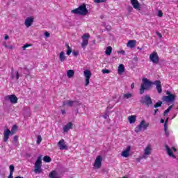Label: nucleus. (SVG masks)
<instances>
[{"label":"nucleus","mask_w":178,"mask_h":178,"mask_svg":"<svg viewBox=\"0 0 178 178\" xmlns=\"http://www.w3.org/2000/svg\"><path fill=\"white\" fill-rule=\"evenodd\" d=\"M143 83L140 86V94L143 95L144 94V90H148L149 88H151L152 86H154V83L152 81L148 80V79L145 78L143 79Z\"/></svg>","instance_id":"1"},{"label":"nucleus","mask_w":178,"mask_h":178,"mask_svg":"<svg viewBox=\"0 0 178 178\" xmlns=\"http://www.w3.org/2000/svg\"><path fill=\"white\" fill-rule=\"evenodd\" d=\"M72 13L74 15H79L81 16H86L87 13H88V10H87V7L85 4L80 6L79 8L72 10Z\"/></svg>","instance_id":"2"},{"label":"nucleus","mask_w":178,"mask_h":178,"mask_svg":"<svg viewBox=\"0 0 178 178\" xmlns=\"http://www.w3.org/2000/svg\"><path fill=\"white\" fill-rule=\"evenodd\" d=\"M140 102L143 105H146L147 108H149L152 105V99H151L149 95H145L141 97Z\"/></svg>","instance_id":"3"},{"label":"nucleus","mask_w":178,"mask_h":178,"mask_svg":"<svg viewBox=\"0 0 178 178\" xmlns=\"http://www.w3.org/2000/svg\"><path fill=\"white\" fill-rule=\"evenodd\" d=\"M42 165V161L41 159V156H40L39 157H38V159L35 163L34 172L38 173V175H40V173H42V169L41 168Z\"/></svg>","instance_id":"4"},{"label":"nucleus","mask_w":178,"mask_h":178,"mask_svg":"<svg viewBox=\"0 0 178 178\" xmlns=\"http://www.w3.org/2000/svg\"><path fill=\"white\" fill-rule=\"evenodd\" d=\"M149 127V123L145 122V120H142L139 125L136 128L135 132L136 133H140L141 130L143 129V131L147 130Z\"/></svg>","instance_id":"5"},{"label":"nucleus","mask_w":178,"mask_h":178,"mask_svg":"<svg viewBox=\"0 0 178 178\" xmlns=\"http://www.w3.org/2000/svg\"><path fill=\"white\" fill-rule=\"evenodd\" d=\"M83 41L81 44L83 49H86L87 45H88V40H90V33H85L81 37Z\"/></svg>","instance_id":"6"},{"label":"nucleus","mask_w":178,"mask_h":178,"mask_svg":"<svg viewBox=\"0 0 178 178\" xmlns=\"http://www.w3.org/2000/svg\"><path fill=\"white\" fill-rule=\"evenodd\" d=\"M149 59L151 62L155 65H158V63H159V56H158L157 52L154 51L149 56Z\"/></svg>","instance_id":"7"},{"label":"nucleus","mask_w":178,"mask_h":178,"mask_svg":"<svg viewBox=\"0 0 178 178\" xmlns=\"http://www.w3.org/2000/svg\"><path fill=\"white\" fill-rule=\"evenodd\" d=\"M83 74L85 76V86L86 87H87V86H88V84H90V79H91V71L88 70H86L83 72Z\"/></svg>","instance_id":"8"},{"label":"nucleus","mask_w":178,"mask_h":178,"mask_svg":"<svg viewBox=\"0 0 178 178\" xmlns=\"http://www.w3.org/2000/svg\"><path fill=\"white\" fill-rule=\"evenodd\" d=\"M79 105H81V103H79L78 101H70V100H67V101H64L63 102V106H77Z\"/></svg>","instance_id":"9"},{"label":"nucleus","mask_w":178,"mask_h":178,"mask_svg":"<svg viewBox=\"0 0 178 178\" xmlns=\"http://www.w3.org/2000/svg\"><path fill=\"white\" fill-rule=\"evenodd\" d=\"M7 101L9 100L11 104H17V97L15 95H7L5 97Z\"/></svg>","instance_id":"10"},{"label":"nucleus","mask_w":178,"mask_h":178,"mask_svg":"<svg viewBox=\"0 0 178 178\" xmlns=\"http://www.w3.org/2000/svg\"><path fill=\"white\" fill-rule=\"evenodd\" d=\"M102 165V156H97L94 163V166L97 169H99Z\"/></svg>","instance_id":"11"},{"label":"nucleus","mask_w":178,"mask_h":178,"mask_svg":"<svg viewBox=\"0 0 178 178\" xmlns=\"http://www.w3.org/2000/svg\"><path fill=\"white\" fill-rule=\"evenodd\" d=\"M163 99L165 102H174V101L176 99V95H170L168 96H163Z\"/></svg>","instance_id":"12"},{"label":"nucleus","mask_w":178,"mask_h":178,"mask_svg":"<svg viewBox=\"0 0 178 178\" xmlns=\"http://www.w3.org/2000/svg\"><path fill=\"white\" fill-rule=\"evenodd\" d=\"M131 3L134 9H136V10H141V7H140L138 0H131Z\"/></svg>","instance_id":"13"},{"label":"nucleus","mask_w":178,"mask_h":178,"mask_svg":"<svg viewBox=\"0 0 178 178\" xmlns=\"http://www.w3.org/2000/svg\"><path fill=\"white\" fill-rule=\"evenodd\" d=\"M58 145L61 151H63V149H67V146H66V144L65 143V140L61 139L58 143Z\"/></svg>","instance_id":"14"},{"label":"nucleus","mask_w":178,"mask_h":178,"mask_svg":"<svg viewBox=\"0 0 178 178\" xmlns=\"http://www.w3.org/2000/svg\"><path fill=\"white\" fill-rule=\"evenodd\" d=\"M10 134H11V136H13L12 132L8 129H7L4 131V133H3V136H4L3 141H4V143H6L8 141V140H9V136H10Z\"/></svg>","instance_id":"15"},{"label":"nucleus","mask_w":178,"mask_h":178,"mask_svg":"<svg viewBox=\"0 0 178 178\" xmlns=\"http://www.w3.org/2000/svg\"><path fill=\"white\" fill-rule=\"evenodd\" d=\"M154 84L156 86L159 94H161L162 92V85H161V81L156 80L154 82Z\"/></svg>","instance_id":"16"},{"label":"nucleus","mask_w":178,"mask_h":178,"mask_svg":"<svg viewBox=\"0 0 178 178\" xmlns=\"http://www.w3.org/2000/svg\"><path fill=\"white\" fill-rule=\"evenodd\" d=\"M72 129H73V123L68 122L63 127V130L64 133H67V131H69V130H72Z\"/></svg>","instance_id":"17"},{"label":"nucleus","mask_w":178,"mask_h":178,"mask_svg":"<svg viewBox=\"0 0 178 178\" xmlns=\"http://www.w3.org/2000/svg\"><path fill=\"white\" fill-rule=\"evenodd\" d=\"M131 148V147L130 146H128L127 149L122 152L121 154L122 156H124V158H129V156H130Z\"/></svg>","instance_id":"18"},{"label":"nucleus","mask_w":178,"mask_h":178,"mask_svg":"<svg viewBox=\"0 0 178 178\" xmlns=\"http://www.w3.org/2000/svg\"><path fill=\"white\" fill-rule=\"evenodd\" d=\"M34 22V18L33 17H27L26 19L25 20L24 24L26 27H30L31 24Z\"/></svg>","instance_id":"19"},{"label":"nucleus","mask_w":178,"mask_h":178,"mask_svg":"<svg viewBox=\"0 0 178 178\" xmlns=\"http://www.w3.org/2000/svg\"><path fill=\"white\" fill-rule=\"evenodd\" d=\"M165 149L167 152L168 155L170 156V158H176V156H175V154H173V152H172V149L169 147V146L165 145Z\"/></svg>","instance_id":"20"},{"label":"nucleus","mask_w":178,"mask_h":178,"mask_svg":"<svg viewBox=\"0 0 178 178\" xmlns=\"http://www.w3.org/2000/svg\"><path fill=\"white\" fill-rule=\"evenodd\" d=\"M149 154H151V147H149V146H147L145 149V153H144L143 158H144L145 159L147 158V155H149Z\"/></svg>","instance_id":"21"},{"label":"nucleus","mask_w":178,"mask_h":178,"mask_svg":"<svg viewBox=\"0 0 178 178\" xmlns=\"http://www.w3.org/2000/svg\"><path fill=\"white\" fill-rule=\"evenodd\" d=\"M118 74H122V73H124V65L123 64H120L118 67Z\"/></svg>","instance_id":"22"},{"label":"nucleus","mask_w":178,"mask_h":178,"mask_svg":"<svg viewBox=\"0 0 178 178\" xmlns=\"http://www.w3.org/2000/svg\"><path fill=\"white\" fill-rule=\"evenodd\" d=\"M127 45L129 48H134L136 47V40L128 41V43Z\"/></svg>","instance_id":"23"},{"label":"nucleus","mask_w":178,"mask_h":178,"mask_svg":"<svg viewBox=\"0 0 178 178\" xmlns=\"http://www.w3.org/2000/svg\"><path fill=\"white\" fill-rule=\"evenodd\" d=\"M60 62H65L66 60V56L65 55V52L64 51H61L60 53Z\"/></svg>","instance_id":"24"},{"label":"nucleus","mask_w":178,"mask_h":178,"mask_svg":"<svg viewBox=\"0 0 178 178\" xmlns=\"http://www.w3.org/2000/svg\"><path fill=\"white\" fill-rule=\"evenodd\" d=\"M137 117L136 115H130L128 118V120L131 124H133V123H136V118Z\"/></svg>","instance_id":"25"},{"label":"nucleus","mask_w":178,"mask_h":178,"mask_svg":"<svg viewBox=\"0 0 178 178\" xmlns=\"http://www.w3.org/2000/svg\"><path fill=\"white\" fill-rule=\"evenodd\" d=\"M67 76L69 79H72L74 76V71L72 70H70L67 71Z\"/></svg>","instance_id":"26"},{"label":"nucleus","mask_w":178,"mask_h":178,"mask_svg":"<svg viewBox=\"0 0 178 178\" xmlns=\"http://www.w3.org/2000/svg\"><path fill=\"white\" fill-rule=\"evenodd\" d=\"M106 55H111L112 54V47L109 46L106 48V50L105 51Z\"/></svg>","instance_id":"27"},{"label":"nucleus","mask_w":178,"mask_h":178,"mask_svg":"<svg viewBox=\"0 0 178 178\" xmlns=\"http://www.w3.org/2000/svg\"><path fill=\"white\" fill-rule=\"evenodd\" d=\"M43 161H44V162L49 163V162H51V161H52V159H51L50 156H45L43 157Z\"/></svg>","instance_id":"28"},{"label":"nucleus","mask_w":178,"mask_h":178,"mask_svg":"<svg viewBox=\"0 0 178 178\" xmlns=\"http://www.w3.org/2000/svg\"><path fill=\"white\" fill-rule=\"evenodd\" d=\"M172 108H173V104L170 106L168 108L164 111L163 113L164 116H166V115H168V113H169V112L172 111Z\"/></svg>","instance_id":"29"},{"label":"nucleus","mask_w":178,"mask_h":178,"mask_svg":"<svg viewBox=\"0 0 178 178\" xmlns=\"http://www.w3.org/2000/svg\"><path fill=\"white\" fill-rule=\"evenodd\" d=\"M17 131V125H13L11 129V134L13 135Z\"/></svg>","instance_id":"30"},{"label":"nucleus","mask_w":178,"mask_h":178,"mask_svg":"<svg viewBox=\"0 0 178 178\" xmlns=\"http://www.w3.org/2000/svg\"><path fill=\"white\" fill-rule=\"evenodd\" d=\"M162 101H159L154 104V108H161V106H162Z\"/></svg>","instance_id":"31"},{"label":"nucleus","mask_w":178,"mask_h":178,"mask_svg":"<svg viewBox=\"0 0 178 178\" xmlns=\"http://www.w3.org/2000/svg\"><path fill=\"white\" fill-rule=\"evenodd\" d=\"M133 97V95L131 93H127L124 95V98L126 99H129V98H131Z\"/></svg>","instance_id":"32"},{"label":"nucleus","mask_w":178,"mask_h":178,"mask_svg":"<svg viewBox=\"0 0 178 178\" xmlns=\"http://www.w3.org/2000/svg\"><path fill=\"white\" fill-rule=\"evenodd\" d=\"M41 141H42V138L39 135L38 136L37 144H41Z\"/></svg>","instance_id":"33"},{"label":"nucleus","mask_w":178,"mask_h":178,"mask_svg":"<svg viewBox=\"0 0 178 178\" xmlns=\"http://www.w3.org/2000/svg\"><path fill=\"white\" fill-rule=\"evenodd\" d=\"M33 44H26L22 47V49L25 51L26 48H29V47H31Z\"/></svg>","instance_id":"34"},{"label":"nucleus","mask_w":178,"mask_h":178,"mask_svg":"<svg viewBox=\"0 0 178 178\" xmlns=\"http://www.w3.org/2000/svg\"><path fill=\"white\" fill-rule=\"evenodd\" d=\"M15 172V165H10V173H13Z\"/></svg>","instance_id":"35"},{"label":"nucleus","mask_w":178,"mask_h":178,"mask_svg":"<svg viewBox=\"0 0 178 178\" xmlns=\"http://www.w3.org/2000/svg\"><path fill=\"white\" fill-rule=\"evenodd\" d=\"M11 79L12 80L15 79V70L13 68L11 69Z\"/></svg>","instance_id":"36"},{"label":"nucleus","mask_w":178,"mask_h":178,"mask_svg":"<svg viewBox=\"0 0 178 178\" xmlns=\"http://www.w3.org/2000/svg\"><path fill=\"white\" fill-rule=\"evenodd\" d=\"M102 72L103 74H105L106 73H111V71L109 70H106V69H103L102 70Z\"/></svg>","instance_id":"37"},{"label":"nucleus","mask_w":178,"mask_h":178,"mask_svg":"<svg viewBox=\"0 0 178 178\" xmlns=\"http://www.w3.org/2000/svg\"><path fill=\"white\" fill-rule=\"evenodd\" d=\"M164 133H165V137H167V138L169 137V136H170L169 129L165 130Z\"/></svg>","instance_id":"38"},{"label":"nucleus","mask_w":178,"mask_h":178,"mask_svg":"<svg viewBox=\"0 0 178 178\" xmlns=\"http://www.w3.org/2000/svg\"><path fill=\"white\" fill-rule=\"evenodd\" d=\"M19 77H20V74H19V72L16 71V72H15V78H16V80H19Z\"/></svg>","instance_id":"39"},{"label":"nucleus","mask_w":178,"mask_h":178,"mask_svg":"<svg viewBox=\"0 0 178 178\" xmlns=\"http://www.w3.org/2000/svg\"><path fill=\"white\" fill-rule=\"evenodd\" d=\"M96 3H101L102 2H105L106 0H94Z\"/></svg>","instance_id":"40"},{"label":"nucleus","mask_w":178,"mask_h":178,"mask_svg":"<svg viewBox=\"0 0 178 178\" xmlns=\"http://www.w3.org/2000/svg\"><path fill=\"white\" fill-rule=\"evenodd\" d=\"M3 46L5 47V48H8V49H13V47L8 46V44H3Z\"/></svg>","instance_id":"41"},{"label":"nucleus","mask_w":178,"mask_h":178,"mask_svg":"<svg viewBox=\"0 0 178 178\" xmlns=\"http://www.w3.org/2000/svg\"><path fill=\"white\" fill-rule=\"evenodd\" d=\"M158 16L159 17H162V16H163V13H162V11L161 10L158 11Z\"/></svg>","instance_id":"42"},{"label":"nucleus","mask_w":178,"mask_h":178,"mask_svg":"<svg viewBox=\"0 0 178 178\" xmlns=\"http://www.w3.org/2000/svg\"><path fill=\"white\" fill-rule=\"evenodd\" d=\"M70 54H72V48L71 49H67V55L69 56V55H70Z\"/></svg>","instance_id":"43"},{"label":"nucleus","mask_w":178,"mask_h":178,"mask_svg":"<svg viewBox=\"0 0 178 178\" xmlns=\"http://www.w3.org/2000/svg\"><path fill=\"white\" fill-rule=\"evenodd\" d=\"M72 55H74V56L77 57V55H79V51H74L72 52Z\"/></svg>","instance_id":"44"},{"label":"nucleus","mask_w":178,"mask_h":178,"mask_svg":"<svg viewBox=\"0 0 178 178\" xmlns=\"http://www.w3.org/2000/svg\"><path fill=\"white\" fill-rule=\"evenodd\" d=\"M156 35H158L159 38H162V34L159 32H156Z\"/></svg>","instance_id":"45"},{"label":"nucleus","mask_w":178,"mask_h":178,"mask_svg":"<svg viewBox=\"0 0 178 178\" xmlns=\"http://www.w3.org/2000/svg\"><path fill=\"white\" fill-rule=\"evenodd\" d=\"M103 118H104V119H107L109 118V115H108V114H105L103 115Z\"/></svg>","instance_id":"46"},{"label":"nucleus","mask_w":178,"mask_h":178,"mask_svg":"<svg viewBox=\"0 0 178 178\" xmlns=\"http://www.w3.org/2000/svg\"><path fill=\"white\" fill-rule=\"evenodd\" d=\"M8 178H13V172H10Z\"/></svg>","instance_id":"47"},{"label":"nucleus","mask_w":178,"mask_h":178,"mask_svg":"<svg viewBox=\"0 0 178 178\" xmlns=\"http://www.w3.org/2000/svg\"><path fill=\"white\" fill-rule=\"evenodd\" d=\"M106 29L108 31H109V30H111V26L107 25V26H106Z\"/></svg>","instance_id":"48"},{"label":"nucleus","mask_w":178,"mask_h":178,"mask_svg":"<svg viewBox=\"0 0 178 178\" xmlns=\"http://www.w3.org/2000/svg\"><path fill=\"white\" fill-rule=\"evenodd\" d=\"M168 129V124H164V131Z\"/></svg>","instance_id":"49"},{"label":"nucleus","mask_w":178,"mask_h":178,"mask_svg":"<svg viewBox=\"0 0 178 178\" xmlns=\"http://www.w3.org/2000/svg\"><path fill=\"white\" fill-rule=\"evenodd\" d=\"M159 111V110L158 108L155 109V110H154V115H156V113H158Z\"/></svg>","instance_id":"50"},{"label":"nucleus","mask_w":178,"mask_h":178,"mask_svg":"<svg viewBox=\"0 0 178 178\" xmlns=\"http://www.w3.org/2000/svg\"><path fill=\"white\" fill-rule=\"evenodd\" d=\"M17 138H19V137L17 136H14L13 140L17 141Z\"/></svg>","instance_id":"51"},{"label":"nucleus","mask_w":178,"mask_h":178,"mask_svg":"<svg viewBox=\"0 0 178 178\" xmlns=\"http://www.w3.org/2000/svg\"><path fill=\"white\" fill-rule=\"evenodd\" d=\"M168 120H169V118H166V119H165V121H164V124H168Z\"/></svg>","instance_id":"52"},{"label":"nucleus","mask_w":178,"mask_h":178,"mask_svg":"<svg viewBox=\"0 0 178 178\" xmlns=\"http://www.w3.org/2000/svg\"><path fill=\"white\" fill-rule=\"evenodd\" d=\"M166 95H173V94H172L170 91H167Z\"/></svg>","instance_id":"53"},{"label":"nucleus","mask_w":178,"mask_h":178,"mask_svg":"<svg viewBox=\"0 0 178 178\" xmlns=\"http://www.w3.org/2000/svg\"><path fill=\"white\" fill-rule=\"evenodd\" d=\"M44 35H45L46 37H49V33L48 32H45V33H44Z\"/></svg>","instance_id":"54"},{"label":"nucleus","mask_w":178,"mask_h":178,"mask_svg":"<svg viewBox=\"0 0 178 178\" xmlns=\"http://www.w3.org/2000/svg\"><path fill=\"white\" fill-rule=\"evenodd\" d=\"M134 60H135V62H138V58H137V57L134 58Z\"/></svg>","instance_id":"55"},{"label":"nucleus","mask_w":178,"mask_h":178,"mask_svg":"<svg viewBox=\"0 0 178 178\" xmlns=\"http://www.w3.org/2000/svg\"><path fill=\"white\" fill-rule=\"evenodd\" d=\"M5 40H9V35H6L4 38Z\"/></svg>","instance_id":"56"},{"label":"nucleus","mask_w":178,"mask_h":178,"mask_svg":"<svg viewBox=\"0 0 178 178\" xmlns=\"http://www.w3.org/2000/svg\"><path fill=\"white\" fill-rule=\"evenodd\" d=\"M65 47H67V49H71V47H70L69 45L67 43L65 44Z\"/></svg>","instance_id":"57"},{"label":"nucleus","mask_w":178,"mask_h":178,"mask_svg":"<svg viewBox=\"0 0 178 178\" xmlns=\"http://www.w3.org/2000/svg\"><path fill=\"white\" fill-rule=\"evenodd\" d=\"M160 123H165V120H163V119H161V120H160Z\"/></svg>","instance_id":"58"},{"label":"nucleus","mask_w":178,"mask_h":178,"mask_svg":"<svg viewBox=\"0 0 178 178\" xmlns=\"http://www.w3.org/2000/svg\"><path fill=\"white\" fill-rule=\"evenodd\" d=\"M131 89L134 88V83H131Z\"/></svg>","instance_id":"59"},{"label":"nucleus","mask_w":178,"mask_h":178,"mask_svg":"<svg viewBox=\"0 0 178 178\" xmlns=\"http://www.w3.org/2000/svg\"><path fill=\"white\" fill-rule=\"evenodd\" d=\"M61 113H62L63 115H65V113H66V111H65V110H62V111H61Z\"/></svg>","instance_id":"60"},{"label":"nucleus","mask_w":178,"mask_h":178,"mask_svg":"<svg viewBox=\"0 0 178 178\" xmlns=\"http://www.w3.org/2000/svg\"><path fill=\"white\" fill-rule=\"evenodd\" d=\"M172 149H173L174 152H176V147H172Z\"/></svg>","instance_id":"61"},{"label":"nucleus","mask_w":178,"mask_h":178,"mask_svg":"<svg viewBox=\"0 0 178 178\" xmlns=\"http://www.w3.org/2000/svg\"><path fill=\"white\" fill-rule=\"evenodd\" d=\"M120 54H124V50L120 51Z\"/></svg>","instance_id":"62"},{"label":"nucleus","mask_w":178,"mask_h":178,"mask_svg":"<svg viewBox=\"0 0 178 178\" xmlns=\"http://www.w3.org/2000/svg\"><path fill=\"white\" fill-rule=\"evenodd\" d=\"M132 10H133V8L132 7L129 8V12H131Z\"/></svg>","instance_id":"63"},{"label":"nucleus","mask_w":178,"mask_h":178,"mask_svg":"<svg viewBox=\"0 0 178 178\" xmlns=\"http://www.w3.org/2000/svg\"><path fill=\"white\" fill-rule=\"evenodd\" d=\"M15 178H23V177L20 176H17V177H15Z\"/></svg>","instance_id":"64"}]
</instances>
